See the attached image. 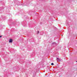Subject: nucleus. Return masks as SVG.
Masks as SVG:
<instances>
[{"label":"nucleus","instance_id":"nucleus-15","mask_svg":"<svg viewBox=\"0 0 77 77\" xmlns=\"http://www.w3.org/2000/svg\"><path fill=\"white\" fill-rule=\"evenodd\" d=\"M76 62H77V61H76Z\"/></svg>","mask_w":77,"mask_h":77},{"label":"nucleus","instance_id":"nucleus-6","mask_svg":"<svg viewBox=\"0 0 77 77\" xmlns=\"http://www.w3.org/2000/svg\"><path fill=\"white\" fill-rule=\"evenodd\" d=\"M17 5H21L22 4H20V3H17Z\"/></svg>","mask_w":77,"mask_h":77},{"label":"nucleus","instance_id":"nucleus-1","mask_svg":"<svg viewBox=\"0 0 77 77\" xmlns=\"http://www.w3.org/2000/svg\"><path fill=\"white\" fill-rule=\"evenodd\" d=\"M13 41V40H12V39H10L9 40V42H10V43H11V42H12Z\"/></svg>","mask_w":77,"mask_h":77},{"label":"nucleus","instance_id":"nucleus-12","mask_svg":"<svg viewBox=\"0 0 77 77\" xmlns=\"http://www.w3.org/2000/svg\"><path fill=\"white\" fill-rule=\"evenodd\" d=\"M13 29H14V28H13Z\"/></svg>","mask_w":77,"mask_h":77},{"label":"nucleus","instance_id":"nucleus-3","mask_svg":"<svg viewBox=\"0 0 77 77\" xmlns=\"http://www.w3.org/2000/svg\"><path fill=\"white\" fill-rule=\"evenodd\" d=\"M57 62H60V60L58 58H57Z\"/></svg>","mask_w":77,"mask_h":77},{"label":"nucleus","instance_id":"nucleus-14","mask_svg":"<svg viewBox=\"0 0 77 77\" xmlns=\"http://www.w3.org/2000/svg\"><path fill=\"white\" fill-rule=\"evenodd\" d=\"M4 5H5V4H4Z\"/></svg>","mask_w":77,"mask_h":77},{"label":"nucleus","instance_id":"nucleus-8","mask_svg":"<svg viewBox=\"0 0 77 77\" xmlns=\"http://www.w3.org/2000/svg\"><path fill=\"white\" fill-rule=\"evenodd\" d=\"M54 65V63H51V65Z\"/></svg>","mask_w":77,"mask_h":77},{"label":"nucleus","instance_id":"nucleus-5","mask_svg":"<svg viewBox=\"0 0 77 77\" xmlns=\"http://www.w3.org/2000/svg\"><path fill=\"white\" fill-rule=\"evenodd\" d=\"M4 9V8L3 7H1L0 8V10H3Z\"/></svg>","mask_w":77,"mask_h":77},{"label":"nucleus","instance_id":"nucleus-2","mask_svg":"<svg viewBox=\"0 0 77 77\" xmlns=\"http://www.w3.org/2000/svg\"><path fill=\"white\" fill-rule=\"evenodd\" d=\"M26 3L25 2L24 4H23V6H28L29 5V3H28L27 4H26Z\"/></svg>","mask_w":77,"mask_h":77},{"label":"nucleus","instance_id":"nucleus-11","mask_svg":"<svg viewBox=\"0 0 77 77\" xmlns=\"http://www.w3.org/2000/svg\"><path fill=\"white\" fill-rule=\"evenodd\" d=\"M40 24H42V22H41Z\"/></svg>","mask_w":77,"mask_h":77},{"label":"nucleus","instance_id":"nucleus-9","mask_svg":"<svg viewBox=\"0 0 77 77\" xmlns=\"http://www.w3.org/2000/svg\"><path fill=\"white\" fill-rule=\"evenodd\" d=\"M39 33V31H38L37 32V33H38V34Z\"/></svg>","mask_w":77,"mask_h":77},{"label":"nucleus","instance_id":"nucleus-7","mask_svg":"<svg viewBox=\"0 0 77 77\" xmlns=\"http://www.w3.org/2000/svg\"><path fill=\"white\" fill-rule=\"evenodd\" d=\"M12 19H11L9 20V21H12Z\"/></svg>","mask_w":77,"mask_h":77},{"label":"nucleus","instance_id":"nucleus-13","mask_svg":"<svg viewBox=\"0 0 77 77\" xmlns=\"http://www.w3.org/2000/svg\"><path fill=\"white\" fill-rule=\"evenodd\" d=\"M24 22H25V21H23V23H24Z\"/></svg>","mask_w":77,"mask_h":77},{"label":"nucleus","instance_id":"nucleus-4","mask_svg":"<svg viewBox=\"0 0 77 77\" xmlns=\"http://www.w3.org/2000/svg\"><path fill=\"white\" fill-rule=\"evenodd\" d=\"M53 45H56L57 44L55 42H53L52 43Z\"/></svg>","mask_w":77,"mask_h":77},{"label":"nucleus","instance_id":"nucleus-10","mask_svg":"<svg viewBox=\"0 0 77 77\" xmlns=\"http://www.w3.org/2000/svg\"><path fill=\"white\" fill-rule=\"evenodd\" d=\"M2 35L0 36V38H2Z\"/></svg>","mask_w":77,"mask_h":77}]
</instances>
